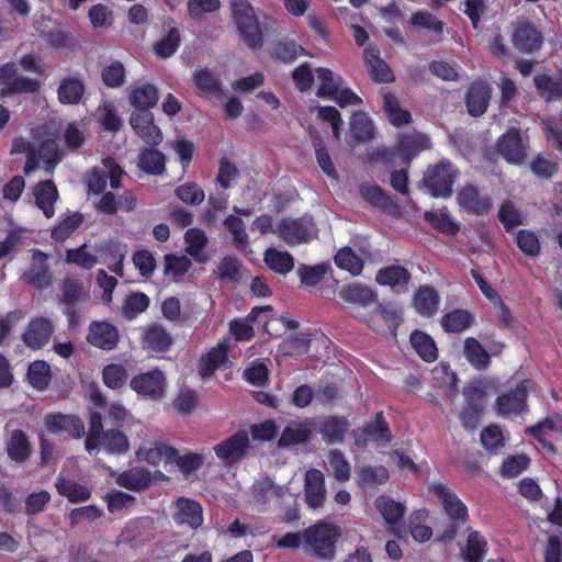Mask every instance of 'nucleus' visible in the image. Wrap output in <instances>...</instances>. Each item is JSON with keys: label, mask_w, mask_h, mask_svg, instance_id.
<instances>
[{"label": "nucleus", "mask_w": 562, "mask_h": 562, "mask_svg": "<svg viewBox=\"0 0 562 562\" xmlns=\"http://www.w3.org/2000/svg\"><path fill=\"white\" fill-rule=\"evenodd\" d=\"M411 344L422 359L432 362L438 357L434 339L424 331L415 330L411 335Z\"/></svg>", "instance_id": "c03bdc74"}, {"label": "nucleus", "mask_w": 562, "mask_h": 562, "mask_svg": "<svg viewBox=\"0 0 562 562\" xmlns=\"http://www.w3.org/2000/svg\"><path fill=\"white\" fill-rule=\"evenodd\" d=\"M171 336L161 326H150L144 331L142 345L150 351H165L171 346Z\"/></svg>", "instance_id": "ea45409f"}, {"label": "nucleus", "mask_w": 562, "mask_h": 562, "mask_svg": "<svg viewBox=\"0 0 562 562\" xmlns=\"http://www.w3.org/2000/svg\"><path fill=\"white\" fill-rule=\"evenodd\" d=\"M271 307H254L245 319H234L229 323V331L237 341H248L254 337L252 324L261 312H270Z\"/></svg>", "instance_id": "72a5a7b5"}, {"label": "nucleus", "mask_w": 562, "mask_h": 562, "mask_svg": "<svg viewBox=\"0 0 562 562\" xmlns=\"http://www.w3.org/2000/svg\"><path fill=\"white\" fill-rule=\"evenodd\" d=\"M47 256L42 251H34L32 257V268L26 273V278L40 289L47 288L50 284L52 276L46 266Z\"/></svg>", "instance_id": "e433bc0d"}, {"label": "nucleus", "mask_w": 562, "mask_h": 562, "mask_svg": "<svg viewBox=\"0 0 562 562\" xmlns=\"http://www.w3.org/2000/svg\"><path fill=\"white\" fill-rule=\"evenodd\" d=\"M56 488L58 493L68 498L71 503L85 502L90 498V491L80 484L68 480H57Z\"/></svg>", "instance_id": "e2e57ef3"}, {"label": "nucleus", "mask_w": 562, "mask_h": 562, "mask_svg": "<svg viewBox=\"0 0 562 562\" xmlns=\"http://www.w3.org/2000/svg\"><path fill=\"white\" fill-rule=\"evenodd\" d=\"M0 95L10 97L16 93H31L40 88L37 80L19 76L14 63H7L0 67Z\"/></svg>", "instance_id": "423d86ee"}, {"label": "nucleus", "mask_w": 562, "mask_h": 562, "mask_svg": "<svg viewBox=\"0 0 562 562\" xmlns=\"http://www.w3.org/2000/svg\"><path fill=\"white\" fill-rule=\"evenodd\" d=\"M250 438L246 430L238 431L214 446L216 457L225 464H236L248 452Z\"/></svg>", "instance_id": "0eeeda50"}, {"label": "nucleus", "mask_w": 562, "mask_h": 562, "mask_svg": "<svg viewBox=\"0 0 562 562\" xmlns=\"http://www.w3.org/2000/svg\"><path fill=\"white\" fill-rule=\"evenodd\" d=\"M82 223V215L79 213L66 214L52 229V237L63 241L67 239Z\"/></svg>", "instance_id": "680f3d73"}, {"label": "nucleus", "mask_w": 562, "mask_h": 562, "mask_svg": "<svg viewBox=\"0 0 562 562\" xmlns=\"http://www.w3.org/2000/svg\"><path fill=\"white\" fill-rule=\"evenodd\" d=\"M513 43L517 49L531 53L541 46L542 37L530 24L526 23L517 27Z\"/></svg>", "instance_id": "f704fd0d"}, {"label": "nucleus", "mask_w": 562, "mask_h": 562, "mask_svg": "<svg viewBox=\"0 0 562 562\" xmlns=\"http://www.w3.org/2000/svg\"><path fill=\"white\" fill-rule=\"evenodd\" d=\"M430 147V139L422 133L413 132L403 135L400 138L396 150L393 151L392 158H390L389 161L398 165L408 164L415 156Z\"/></svg>", "instance_id": "6e6552de"}, {"label": "nucleus", "mask_w": 562, "mask_h": 562, "mask_svg": "<svg viewBox=\"0 0 562 562\" xmlns=\"http://www.w3.org/2000/svg\"><path fill=\"white\" fill-rule=\"evenodd\" d=\"M138 167L148 173H161L165 170V156L157 149H144L139 154Z\"/></svg>", "instance_id": "4d7b16f0"}, {"label": "nucleus", "mask_w": 562, "mask_h": 562, "mask_svg": "<svg viewBox=\"0 0 562 562\" xmlns=\"http://www.w3.org/2000/svg\"><path fill=\"white\" fill-rule=\"evenodd\" d=\"M408 271L401 266H390L379 270L375 280L381 285L405 286L409 282Z\"/></svg>", "instance_id": "de8ad7c7"}, {"label": "nucleus", "mask_w": 562, "mask_h": 562, "mask_svg": "<svg viewBox=\"0 0 562 562\" xmlns=\"http://www.w3.org/2000/svg\"><path fill=\"white\" fill-rule=\"evenodd\" d=\"M487 551V542L477 531H472L467 540L463 557L465 562H482Z\"/></svg>", "instance_id": "5fc2aeb1"}, {"label": "nucleus", "mask_w": 562, "mask_h": 562, "mask_svg": "<svg viewBox=\"0 0 562 562\" xmlns=\"http://www.w3.org/2000/svg\"><path fill=\"white\" fill-rule=\"evenodd\" d=\"M390 440L391 434L387 424L381 415H378L372 423L363 427L359 434H356V442L358 445H366L368 441H372L378 446H383Z\"/></svg>", "instance_id": "4be33fe9"}, {"label": "nucleus", "mask_w": 562, "mask_h": 562, "mask_svg": "<svg viewBox=\"0 0 562 562\" xmlns=\"http://www.w3.org/2000/svg\"><path fill=\"white\" fill-rule=\"evenodd\" d=\"M340 536L341 529L338 525L317 521L303 531L304 550L319 559L331 560Z\"/></svg>", "instance_id": "f257e3e1"}, {"label": "nucleus", "mask_w": 562, "mask_h": 562, "mask_svg": "<svg viewBox=\"0 0 562 562\" xmlns=\"http://www.w3.org/2000/svg\"><path fill=\"white\" fill-rule=\"evenodd\" d=\"M533 81L539 95L546 101L562 99V74L554 78L548 75H538Z\"/></svg>", "instance_id": "79ce46f5"}, {"label": "nucleus", "mask_w": 562, "mask_h": 562, "mask_svg": "<svg viewBox=\"0 0 562 562\" xmlns=\"http://www.w3.org/2000/svg\"><path fill=\"white\" fill-rule=\"evenodd\" d=\"M497 151L509 164H522L526 158V147L519 132L515 128L506 132L497 142Z\"/></svg>", "instance_id": "ddd939ff"}, {"label": "nucleus", "mask_w": 562, "mask_h": 562, "mask_svg": "<svg viewBox=\"0 0 562 562\" xmlns=\"http://www.w3.org/2000/svg\"><path fill=\"white\" fill-rule=\"evenodd\" d=\"M349 429V423L344 417H328L325 419L322 434L325 440L330 443L340 442Z\"/></svg>", "instance_id": "864d4df0"}, {"label": "nucleus", "mask_w": 562, "mask_h": 562, "mask_svg": "<svg viewBox=\"0 0 562 562\" xmlns=\"http://www.w3.org/2000/svg\"><path fill=\"white\" fill-rule=\"evenodd\" d=\"M128 91L131 104L139 110L155 106L159 99L158 89L151 83H134Z\"/></svg>", "instance_id": "a878e982"}, {"label": "nucleus", "mask_w": 562, "mask_h": 562, "mask_svg": "<svg viewBox=\"0 0 562 562\" xmlns=\"http://www.w3.org/2000/svg\"><path fill=\"white\" fill-rule=\"evenodd\" d=\"M263 261L270 270L283 276L292 271L294 267V258L290 252L273 247L265 251Z\"/></svg>", "instance_id": "c9c22d12"}, {"label": "nucleus", "mask_w": 562, "mask_h": 562, "mask_svg": "<svg viewBox=\"0 0 562 562\" xmlns=\"http://www.w3.org/2000/svg\"><path fill=\"white\" fill-rule=\"evenodd\" d=\"M35 203L44 215L49 218L55 214L54 204L58 199L56 186L49 181H42L34 188Z\"/></svg>", "instance_id": "c756f323"}, {"label": "nucleus", "mask_w": 562, "mask_h": 562, "mask_svg": "<svg viewBox=\"0 0 562 562\" xmlns=\"http://www.w3.org/2000/svg\"><path fill=\"white\" fill-rule=\"evenodd\" d=\"M456 171L448 161L430 167L424 177L425 188L434 198H447L452 192Z\"/></svg>", "instance_id": "39448f33"}, {"label": "nucleus", "mask_w": 562, "mask_h": 562, "mask_svg": "<svg viewBox=\"0 0 562 562\" xmlns=\"http://www.w3.org/2000/svg\"><path fill=\"white\" fill-rule=\"evenodd\" d=\"M439 296L428 285L422 286L414 296L413 305L422 316H432L438 312Z\"/></svg>", "instance_id": "58836bf2"}, {"label": "nucleus", "mask_w": 562, "mask_h": 562, "mask_svg": "<svg viewBox=\"0 0 562 562\" xmlns=\"http://www.w3.org/2000/svg\"><path fill=\"white\" fill-rule=\"evenodd\" d=\"M116 483L132 491H142L147 488L151 483V473L144 468H133L121 473Z\"/></svg>", "instance_id": "4c0bfd02"}, {"label": "nucleus", "mask_w": 562, "mask_h": 562, "mask_svg": "<svg viewBox=\"0 0 562 562\" xmlns=\"http://www.w3.org/2000/svg\"><path fill=\"white\" fill-rule=\"evenodd\" d=\"M136 458L150 465L173 464L177 449L164 441H144L136 451Z\"/></svg>", "instance_id": "1a4fd4ad"}, {"label": "nucleus", "mask_w": 562, "mask_h": 562, "mask_svg": "<svg viewBox=\"0 0 562 562\" xmlns=\"http://www.w3.org/2000/svg\"><path fill=\"white\" fill-rule=\"evenodd\" d=\"M316 74L319 82L316 94L328 99L337 94L338 88L342 85L341 77L327 68H318Z\"/></svg>", "instance_id": "a18cd8bd"}, {"label": "nucleus", "mask_w": 562, "mask_h": 562, "mask_svg": "<svg viewBox=\"0 0 562 562\" xmlns=\"http://www.w3.org/2000/svg\"><path fill=\"white\" fill-rule=\"evenodd\" d=\"M85 93L81 80L75 77L64 78L57 89L58 101L61 104H77Z\"/></svg>", "instance_id": "a19ab883"}, {"label": "nucleus", "mask_w": 562, "mask_h": 562, "mask_svg": "<svg viewBox=\"0 0 562 562\" xmlns=\"http://www.w3.org/2000/svg\"><path fill=\"white\" fill-rule=\"evenodd\" d=\"M311 420L291 422L282 431L278 445L280 447H290L306 442L313 431Z\"/></svg>", "instance_id": "bb28decb"}, {"label": "nucleus", "mask_w": 562, "mask_h": 562, "mask_svg": "<svg viewBox=\"0 0 562 562\" xmlns=\"http://www.w3.org/2000/svg\"><path fill=\"white\" fill-rule=\"evenodd\" d=\"M95 252L104 254V252H111L113 254V259L115 262L113 265H110V270L117 274L119 277L124 276V259L127 254V247L126 245H122L119 243H102L97 245Z\"/></svg>", "instance_id": "09e8293b"}, {"label": "nucleus", "mask_w": 562, "mask_h": 562, "mask_svg": "<svg viewBox=\"0 0 562 562\" xmlns=\"http://www.w3.org/2000/svg\"><path fill=\"white\" fill-rule=\"evenodd\" d=\"M326 499L325 477L316 469H311L305 474V501L311 508H319Z\"/></svg>", "instance_id": "a211bd4d"}, {"label": "nucleus", "mask_w": 562, "mask_h": 562, "mask_svg": "<svg viewBox=\"0 0 562 562\" xmlns=\"http://www.w3.org/2000/svg\"><path fill=\"white\" fill-rule=\"evenodd\" d=\"M131 389L136 393L157 400L165 394V375L158 370L140 373L131 380Z\"/></svg>", "instance_id": "9d476101"}, {"label": "nucleus", "mask_w": 562, "mask_h": 562, "mask_svg": "<svg viewBox=\"0 0 562 562\" xmlns=\"http://www.w3.org/2000/svg\"><path fill=\"white\" fill-rule=\"evenodd\" d=\"M467 406L460 413V420L468 430L475 429L481 422V414L484 407L482 391L469 387L465 391Z\"/></svg>", "instance_id": "4468645a"}, {"label": "nucleus", "mask_w": 562, "mask_h": 562, "mask_svg": "<svg viewBox=\"0 0 562 562\" xmlns=\"http://www.w3.org/2000/svg\"><path fill=\"white\" fill-rule=\"evenodd\" d=\"M492 95V88L483 81L474 82L467 93V108L471 115H482L488 105Z\"/></svg>", "instance_id": "aec40b11"}, {"label": "nucleus", "mask_w": 562, "mask_h": 562, "mask_svg": "<svg viewBox=\"0 0 562 562\" xmlns=\"http://www.w3.org/2000/svg\"><path fill=\"white\" fill-rule=\"evenodd\" d=\"M123 168L112 158L102 160L101 167H94L85 177L88 195H100L106 188V178L110 179L112 189L121 187V178L124 176Z\"/></svg>", "instance_id": "7ed1b4c3"}, {"label": "nucleus", "mask_w": 562, "mask_h": 562, "mask_svg": "<svg viewBox=\"0 0 562 562\" xmlns=\"http://www.w3.org/2000/svg\"><path fill=\"white\" fill-rule=\"evenodd\" d=\"M389 480V472L382 465L363 467L358 472V484L362 487H373L385 483Z\"/></svg>", "instance_id": "13d9d810"}, {"label": "nucleus", "mask_w": 562, "mask_h": 562, "mask_svg": "<svg viewBox=\"0 0 562 562\" xmlns=\"http://www.w3.org/2000/svg\"><path fill=\"white\" fill-rule=\"evenodd\" d=\"M186 252L196 262L204 263L210 260V256L204 251L207 244V237L199 228H189L184 234Z\"/></svg>", "instance_id": "7c9ffc66"}, {"label": "nucleus", "mask_w": 562, "mask_h": 562, "mask_svg": "<svg viewBox=\"0 0 562 562\" xmlns=\"http://www.w3.org/2000/svg\"><path fill=\"white\" fill-rule=\"evenodd\" d=\"M350 135L358 140H367L373 135V125L366 113H355L350 119Z\"/></svg>", "instance_id": "774afa93"}, {"label": "nucleus", "mask_w": 562, "mask_h": 562, "mask_svg": "<svg viewBox=\"0 0 562 562\" xmlns=\"http://www.w3.org/2000/svg\"><path fill=\"white\" fill-rule=\"evenodd\" d=\"M229 339H223L212 348L200 362V374L203 378L211 376L220 367L227 362Z\"/></svg>", "instance_id": "cd10ccee"}, {"label": "nucleus", "mask_w": 562, "mask_h": 562, "mask_svg": "<svg viewBox=\"0 0 562 562\" xmlns=\"http://www.w3.org/2000/svg\"><path fill=\"white\" fill-rule=\"evenodd\" d=\"M464 355L468 361L475 368L483 369L490 363V355L475 338H467L464 341Z\"/></svg>", "instance_id": "bf43d9fd"}, {"label": "nucleus", "mask_w": 562, "mask_h": 562, "mask_svg": "<svg viewBox=\"0 0 562 562\" xmlns=\"http://www.w3.org/2000/svg\"><path fill=\"white\" fill-rule=\"evenodd\" d=\"M53 333L49 321L37 318L33 321L23 334V340L32 349H40L47 344Z\"/></svg>", "instance_id": "c85d7f7f"}, {"label": "nucleus", "mask_w": 562, "mask_h": 562, "mask_svg": "<svg viewBox=\"0 0 562 562\" xmlns=\"http://www.w3.org/2000/svg\"><path fill=\"white\" fill-rule=\"evenodd\" d=\"M278 488L269 477H261L255 481L250 492L249 502L260 508L265 509L278 501Z\"/></svg>", "instance_id": "b1692460"}, {"label": "nucleus", "mask_w": 562, "mask_h": 562, "mask_svg": "<svg viewBox=\"0 0 562 562\" xmlns=\"http://www.w3.org/2000/svg\"><path fill=\"white\" fill-rule=\"evenodd\" d=\"M180 42V31L175 26H169L167 32L154 45V50L158 57L166 59L177 52Z\"/></svg>", "instance_id": "49530a36"}, {"label": "nucleus", "mask_w": 562, "mask_h": 562, "mask_svg": "<svg viewBox=\"0 0 562 562\" xmlns=\"http://www.w3.org/2000/svg\"><path fill=\"white\" fill-rule=\"evenodd\" d=\"M274 232L289 246L310 243L317 236L315 224L310 217L282 220Z\"/></svg>", "instance_id": "20e7f679"}, {"label": "nucleus", "mask_w": 562, "mask_h": 562, "mask_svg": "<svg viewBox=\"0 0 562 562\" xmlns=\"http://www.w3.org/2000/svg\"><path fill=\"white\" fill-rule=\"evenodd\" d=\"M528 382H524L515 391L501 395L495 403V409L499 416L510 417L520 415L526 409Z\"/></svg>", "instance_id": "f8f14e48"}, {"label": "nucleus", "mask_w": 562, "mask_h": 562, "mask_svg": "<svg viewBox=\"0 0 562 562\" xmlns=\"http://www.w3.org/2000/svg\"><path fill=\"white\" fill-rule=\"evenodd\" d=\"M457 200L460 207L469 213L483 214L492 206L490 196L482 194L474 186L464 187L458 193Z\"/></svg>", "instance_id": "6ab92c4d"}, {"label": "nucleus", "mask_w": 562, "mask_h": 562, "mask_svg": "<svg viewBox=\"0 0 562 562\" xmlns=\"http://www.w3.org/2000/svg\"><path fill=\"white\" fill-rule=\"evenodd\" d=\"M529 430L531 435L543 443L544 447H548L549 450L553 451V446L547 441V437L551 438L562 431V418L555 417L544 419Z\"/></svg>", "instance_id": "8fccbe9b"}, {"label": "nucleus", "mask_w": 562, "mask_h": 562, "mask_svg": "<svg viewBox=\"0 0 562 562\" xmlns=\"http://www.w3.org/2000/svg\"><path fill=\"white\" fill-rule=\"evenodd\" d=\"M364 61L370 69L373 80L379 82H391L394 76L389 66L379 57V50L375 47L369 46L364 49Z\"/></svg>", "instance_id": "473e14b6"}, {"label": "nucleus", "mask_w": 562, "mask_h": 562, "mask_svg": "<svg viewBox=\"0 0 562 562\" xmlns=\"http://www.w3.org/2000/svg\"><path fill=\"white\" fill-rule=\"evenodd\" d=\"M431 491L434 495L441 501L443 508L450 518L460 522H463L467 519L468 509L454 493L441 484L434 485Z\"/></svg>", "instance_id": "412c9836"}, {"label": "nucleus", "mask_w": 562, "mask_h": 562, "mask_svg": "<svg viewBox=\"0 0 562 562\" xmlns=\"http://www.w3.org/2000/svg\"><path fill=\"white\" fill-rule=\"evenodd\" d=\"M88 340L103 350L113 349L119 341V331L108 322H93L89 327Z\"/></svg>", "instance_id": "f3484780"}, {"label": "nucleus", "mask_w": 562, "mask_h": 562, "mask_svg": "<svg viewBox=\"0 0 562 562\" xmlns=\"http://www.w3.org/2000/svg\"><path fill=\"white\" fill-rule=\"evenodd\" d=\"M149 305V299L146 294L136 292L128 295L122 306V315L124 318L132 321L140 313L145 312Z\"/></svg>", "instance_id": "0e129e2a"}, {"label": "nucleus", "mask_w": 562, "mask_h": 562, "mask_svg": "<svg viewBox=\"0 0 562 562\" xmlns=\"http://www.w3.org/2000/svg\"><path fill=\"white\" fill-rule=\"evenodd\" d=\"M98 452L103 449L110 454H125L130 450V440L124 431L112 428L103 431L98 438Z\"/></svg>", "instance_id": "393cba45"}, {"label": "nucleus", "mask_w": 562, "mask_h": 562, "mask_svg": "<svg viewBox=\"0 0 562 562\" xmlns=\"http://www.w3.org/2000/svg\"><path fill=\"white\" fill-rule=\"evenodd\" d=\"M45 426L53 434L67 432L74 438L85 435L83 422L74 415L49 414L45 417Z\"/></svg>", "instance_id": "2eb2a0df"}, {"label": "nucleus", "mask_w": 562, "mask_h": 562, "mask_svg": "<svg viewBox=\"0 0 562 562\" xmlns=\"http://www.w3.org/2000/svg\"><path fill=\"white\" fill-rule=\"evenodd\" d=\"M326 464L327 470L337 481L346 482L350 479V465L339 451H329L327 454Z\"/></svg>", "instance_id": "052dcab7"}, {"label": "nucleus", "mask_w": 562, "mask_h": 562, "mask_svg": "<svg viewBox=\"0 0 562 562\" xmlns=\"http://www.w3.org/2000/svg\"><path fill=\"white\" fill-rule=\"evenodd\" d=\"M383 106L389 121L393 125L401 126L411 122V113L402 109L397 99L392 94L385 93L383 95Z\"/></svg>", "instance_id": "6e6d98bb"}, {"label": "nucleus", "mask_w": 562, "mask_h": 562, "mask_svg": "<svg viewBox=\"0 0 562 562\" xmlns=\"http://www.w3.org/2000/svg\"><path fill=\"white\" fill-rule=\"evenodd\" d=\"M43 132H37L36 140H42L40 145L35 143L36 164L41 160L48 172H52L55 166L59 162V149L56 140L43 139Z\"/></svg>", "instance_id": "2f4dec72"}, {"label": "nucleus", "mask_w": 562, "mask_h": 562, "mask_svg": "<svg viewBox=\"0 0 562 562\" xmlns=\"http://www.w3.org/2000/svg\"><path fill=\"white\" fill-rule=\"evenodd\" d=\"M191 260L187 256L166 255L164 273L172 281H179L191 268Z\"/></svg>", "instance_id": "3c124183"}, {"label": "nucleus", "mask_w": 562, "mask_h": 562, "mask_svg": "<svg viewBox=\"0 0 562 562\" xmlns=\"http://www.w3.org/2000/svg\"><path fill=\"white\" fill-rule=\"evenodd\" d=\"M224 226L232 235V240L238 249H246L249 246V238L244 222L235 215H229L224 221Z\"/></svg>", "instance_id": "338daca9"}, {"label": "nucleus", "mask_w": 562, "mask_h": 562, "mask_svg": "<svg viewBox=\"0 0 562 562\" xmlns=\"http://www.w3.org/2000/svg\"><path fill=\"white\" fill-rule=\"evenodd\" d=\"M130 123L135 133L147 144L157 145L162 140V133L154 123L151 113H133Z\"/></svg>", "instance_id": "dca6fc26"}, {"label": "nucleus", "mask_w": 562, "mask_h": 562, "mask_svg": "<svg viewBox=\"0 0 562 562\" xmlns=\"http://www.w3.org/2000/svg\"><path fill=\"white\" fill-rule=\"evenodd\" d=\"M339 296L348 303L359 304L362 306H367L375 302L374 293L368 286L359 283H352L344 286L339 291Z\"/></svg>", "instance_id": "37998d69"}, {"label": "nucleus", "mask_w": 562, "mask_h": 562, "mask_svg": "<svg viewBox=\"0 0 562 562\" xmlns=\"http://www.w3.org/2000/svg\"><path fill=\"white\" fill-rule=\"evenodd\" d=\"M375 507L383 517L389 528L398 537L403 536L401 519L406 513V506L389 496L382 495L376 498Z\"/></svg>", "instance_id": "9b49d317"}, {"label": "nucleus", "mask_w": 562, "mask_h": 562, "mask_svg": "<svg viewBox=\"0 0 562 562\" xmlns=\"http://www.w3.org/2000/svg\"><path fill=\"white\" fill-rule=\"evenodd\" d=\"M231 9L240 40L249 48L260 47L262 44V32L252 7L247 0H231Z\"/></svg>", "instance_id": "f03ea898"}, {"label": "nucleus", "mask_w": 562, "mask_h": 562, "mask_svg": "<svg viewBox=\"0 0 562 562\" xmlns=\"http://www.w3.org/2000/svg\"><path fill=\"white\" fill-rule=\"evenodd\" d=\"M8 453L16 462L25 461L31 452L26 436L21 430H13L8 441Z\"/></svg>", "instance_id": "603ef678"}, {"label": "nucleus", "mask_w": 562, "mask_h": 562, "mask_svg": "<svg viewBox=\"0 0 562 562\" xmlns=\"http://www.w3.org/2000/svg\"><path fill=\"white\" fill-rule=\"evenodd\" d=\"M175 507L173 518L177 524L188 525L192 528H198L202 525L203 515L199 503L188 498H179Z\"/></svg>", "instance_id": "5701e85b"}, {"label": "nucleus", "mask_w": 562, "mask_h": 562, "mask_svg": "<svg viewBox=\"0 0 562 562\" xmlns=\"http://www.w3.org/2000/svg\"><path fill=\"white\" fill-rule=\"evenodd\" d=\"M335 263L352 276H359L363 270V261L351 248L345 247L338 250L335 256Z\"/></svg>", "instance_id": "69168bd1"}]
</instances>
